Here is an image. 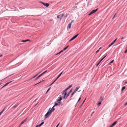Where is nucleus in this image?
<instances>
[{
  "label": "nucleus",
  "mask_w": 127,
  "mask_h": 127,
  "mask_svg": "<svg viewBox=\"0 0 127 127\" xmlns=\"http://www.w3.org/2000/svg\"><path fill=\"white\" fill-rule=\"evenodd\" d=\"M66 91H65V90L63 91L62 92V94L64 95V97H63V98L64 99L66 98L68 96H67V95H66Z\"/></svg>",
  "instance_id": "obj_1"
},
{
  "label": "nucleus",
  "mask_w": 127,
  "mask_h": 127,
  "mask_svg": "<svg viewBox=\"0 0 127 127\" xmlns=\"http://www.w3.org/2000/svg\"><path fill=\"white\" fill-rule=\"evenodd\" d=\"M51 108L49 109V110L48 111L46 114L45 115V116L46 118L48 117L51 113L52 112L50 111H49V110Z\"/></svg>",
  "instance_id": "obj_2"
},
{
  "label": "nucleus",
  "mask_w": 127,
  "mask_h": 127,
  "mask_svg": "<svg viewBox=\"0 0 127 127\" xmlns=\"http://www.w3.org/2000/svg\"><path fill=\"white\" fill-rule=\"evenodd\" d=\"M80 88V86H78L76 88L74 91L72 93L71 97Z\"/></svg>",
  "instance_id": "obj_3"
},
{
  "label": "nucleus",
  "mask_w": 127,
  "mask_h": 127,
  "mask_svg": "<svg viewBox=\"0 0 127 127\" xmlns=\"http://www.w3.org/2000/svg\"><path fill=\"white\" fill-rule=\"evenodd\" d=\"M7 106H6L0 112V114L1 115L2 113L4 111H6L8 110V108H7Z\"/></svg>",
  "instance_id": "obj_4"
},
{
  "label": "nucleus",
  "mask_w": 127,
  "mask_h": 127,
  "mask_svg": "<svg viewBox=\"0 0 127 127\" xmlns=\"http://www.w3.org/2000/svg\"><path fill=\"white\" fill-rule=\"evenodd\" d=\"M98 9V8L96 9L95 10H93L91 12H90V13L89 14V15H90L94 13H95L96 12L97 10Z\"/></svg>",
  "instance_id": "obj_5"
},
{
  "label": "nucleus",
  "mask_w": 127,
  "mask_h": 127,
  "mask_svg": "<svg viewBox=\"0 0 127 127\" xmlns=\"http://www.w3.org/2000/svg\"><path fill=\"white\" fill-rule=\"evenodd\" d=\"M40 3L42 4L43 5L46 7H48L49 5V4L48 3H45L41 1Z\"/></svg>",
  "instance_id": "obj_6"
},
{
  "label": "nucleus",
  "mask_w": 127,
  "mask_h": 127,
  "mask_svg": "<svg viewBox=\"0 0 127 127\" xmlns=\"http://www.w3.org/2000/svg\"><path fill=\"white\" fill-rule=\"evenodd\" d=\"M64 14H63L62 15H60L57 16V18H58L60 19V20H61Z\"/></svg>",
  "instance_id": "obj_7"
},
{
  "label": "nucleus",
  "mask_w": 127,
  "mask_h": 127,
  "mask_svg": "<svg viewBox=\"0 0 127 127\" xmlns=\"http://www.w3.org/2000/svg\"><path fill=\"white\" fill-rule=\"evenodd\" d=\"M117 38H116V39L114 40L110 44V45L109 46V47H110L111 46H112L113 44L116 42Z\"/></svg>",
  "instance_id": "obj_8"
},
{
  "label": "nucleus",
  "mask_w": 127,
  "mask_h": 127,
  "mask_svg": "<svg viewBox=\"0 0 127 127\" xmlns=\"http://www.w3.org/2000/svg\"><path fill=\"white\" fill-rule=\"evenodd\" d=\"M27 118H26L24 121L21 122L20 124V126L22 124H23L25 122L27 121Z\"/></svg>",
  "instance_id": "obj_9"
},
{
  "label": "nucleus",
  "mask_w": 127,
  "mask_h": 127,
  "mask_svg": "<svg viewBox=\"0 0 127 127\" xmlns=\"http://www.w3.org/2000/svg\"><path fill=\"white\" fill-rule=\"evenodd\" d=\"M71 23H70L68 25L67 27V29H70L71 28Z\"/></svg>",
  "instance_id": "obj_10"
},
{
  "label": "nucleus",
  "mask_w": 127,
  "mask_h": 127,
  "mask_svg": "<svg viewBox=\"0 0 127 127\" xmlns=\"http://www.w3.org/2000/svg\"><path fill=\"white\" fill-rule=\"evenodd\" d=\"M79 34H77L76 35H75V36H74L72 38V39H73V40H74V39Z\"/></svg>",
  "instance_id": "obj_11"
},
{
  "label": "nucleus",
  "mask_w": 127,
  "mask_h": 127,
  "mask_svg": "<svg viewBox=\"0 0 127 127\" xmlns=\"http://www.w3.org/2000/svg\"><path fill=\"white\" fill-rule=\"evenodd\" d=\"M38 75V74H36L33 77L29 79L28 81H30L33 78L37 76Z\"/></svg>",
  "instance_id": "obj_12"
},
{
  "label": "nucleus",
  "mask_w": 127,
  "mask_h": 127,
  "mask_svg": "<svg viewBox=\"0 0 127 127\" xmlns=\"http://www.w3.org/2000/svg\"><path fill=\"white\" fill-rule=\"evenodd\" d=\"M116 123L117 121H116L114 122L111 126L113 127L116 124Z\"/></svg>",
  "instance_id": "obj_13"
},
{
  "label": "nucleus",
  "mask_w": 127,
  "mask_h": 127,
  "mask_svg": "<svg viewBox=\"0 0 127 127\" xmlns=\"http://www.w3.org/2000/svg\"><path fill=\"white\" fill-rule=\"evenodd\" d=\"M72 86V85H70V86H69L65 90V91H67L69 89L71 88Z\"/></svg>",
  "instance_id": "obj_14"
},
{
  "label": "nucleus",
  "mask_w": 127,
  "mask_h": 127,
  "mask_svg": "<svg viewBox=\"0 0 127 127\" xmlns=\"http://www.w3.org/2000/svg\"><path fill=\"white\" fill-rule=\"evenodd\" d=\"M8 85V82H7L1 88V89H2L4 87H5L6 86H7V85Z\"/></svg>",
  "instance_id": "obj_15"
},
{
  "label": "nucleus",
  "mask_w": 127,
  "mask_h": 127,
  "mask_svg": "<svg viewBox=\"0 0 127 127\" xmlns=\"http://www.w3.org/2000/svg\"><path fill=\"white\" fill-rule=\"evenodd\" d=\"M42 75V74H41L40 75H39L35 79V80H36L37 79H38V78H39Z\"/></svg>",
  "instance_id": "obj_16"
},
{
  "label": "nucleus",
  "mask_w": 127,
  "mask_h": 127,
  "mask_svg": "<svg viewBox=\"0 0 127 127\" xmlns=\"http://www.w3.org/2000/svg\"><path fill=\"white\" fill-rule=\"evenodd\" d=\"M54 106L52 108V109H51V110H50V111L52 112L54 111L55 110V109L54 108Z\"/></svg>",
  "instance_id": "obj_17"
},
{
  "label": "nucleus",
  "mask_w": 127,
  "mask_h": 127,
  "mask_svg": "<svg viewBox=\"0 0 127 127\" xmlns=\"http://www.w3.org/2000/svg\"><path fill=\"white\" fill-rule=\"evenodd\" d=\"M72 90H71L67 94V96H69L70 93L72 92Z\"/></svg>",
  "instance_id": "obj_18"
},
{
  "label": "nucleus",
  "mask_w": 127,
  "mask_h": 127,
  "mask_svg": "<svg viewBox=\"0 0 127 127\" xmlns=\"http://www.w3.org/2000/svg\"><path fill=\"white\" fill-rule=\"evenodd\" d=\"M30 40L29 39H27L25 40H22V41L23 42H26L27 41H29Z\"/></svg>",
  "instance_id": "obj_19"
},
{
  "label": "nucleus",
  "mask_w": 127,
  "mask_h": 127,
  "mask_svg": "<svg viewBox=\"0 0 127 127\" xmlns=\"http://www.w3.org/2000/svg\"><path fill=\"white\" fill-rule=\"evenodd\" d=\"M60 104L58 103H55V105L54 106V107L56 106L57 105H60Z\"/></svg>",
  "instance_id": "obj_20"
},
{
  "label": "nucleus",
  "mask_w": 127,
  "mask_h": 127,
  "mask_svg": "<svg viewBox=\"0 0 127 127\" xmlns=\"http://www.w3.org/2000/svg\"><path fill=\"white\" fill-rule=\"evenodd\" d=\"M68 46H69L68 45L66 47H65L64 48L63 50V51L65 50L68 47Z\"/></svg>",
  "instance_id": "obj_21"
},
{
  "label": "nucleus",
  "mask_w": 127,
  "mask_h": 127,
  "mask_svg": "<svg viewBox=\"0 0 127 127\" xmlns=\"http://www.w3.org/2000/svg\"><path fill=\"white\" fill-rule=\"evenodd\" d=\"M63 51V50H62L61 51H60V52H59V53H57V54H56V55H57L58 54H60V53H62V52Z\"/></svg>",
  "instance_id": "obj_22"
},
{
  "label": "nucleus",
  "mask_w": 127,
  "mask_h": 127,
  "mask_svg": "<svg viewBox=\"0 0 127 127\" xmlns=\"http://www.w3.org/2000/svg\"><path fill=\"white\" fill-rule=\"evenodd\" d=\"M101 48V47H100L99 49L96 51V53H97L99 51V50Z\"/></svg>",
  "instance_id": "obj_23"
},
{
  "label": "nucleus",
  "mask_w": 127,
  "mask_h": 127,
  "mask_svg": "<svg viewBox=\"0 0 127 127\" xmlns=\"http://www.w3.org/2000/svg\"><path fill=\"white\" fill-rule=\"evenodd\" d=\"M126 88L125 86L123 87L122 89V91L123 90H124Z\"/></svg>",
  "instance_id": "obj_24"
},
{
  "label": "nucleus",
  "mask_w": 127,
  "mask_h": 127,
  "mask_svg": "<svg viewBox=\"0 0 127 127\" xmlns=\"http://www.w3.org/2000/svg\"><path fill=\"white\" fill-rule=\"evenodd\" d=\"M114 60H112V61L111 62H110L109 63V65H110L112 63H113V62H114Z\"/></svg>",
  "instance_id": "obj_25"
},
{
  "label": "nucleus",
  "mask_w": 127,
  "mask_h": 127,
  "mask_svg": "<svg viewBox=\"0 0 127 127\" xmlns=\"http://www.w3.org/2000/svg\"><path fill=\"white\" fill-rule=\"evenodd\" d=\"M62 99V98L61 97H60L59 99L58 100V101H61Z\"/></svg>",
  "instance_id": "obj_26"
},
{
  "label": "nucleus",
  "mask_w": 127,
  "mask_h": 127,
  "mask_svg": "<svg viewBox=\"0 0 127 127\" xmlns=\"http://www.w3.org/2000/svg\"><path fill=\"white\" fill-rule=\"evenodd\" d=\"M57 80L56 79L50 85V86H51V85H52Z\"/></svg>",
  "instance_id": "obj_27"
},
{
  "label": "nucleus",
  "mask_w": 127,
  "mask_h": 127,
  "mask_svg": "<svg viewBox=\"0 0 127 127\" xmlns=\"http://www.w3.org/2000/svg\"><path fill=\"white\" fill-rule=\"evenodd\" d=\"M50 88H51V87H50V88H49L48 89V90H47V92H46V94H47L48 92L50 90Z\"/></svg>",
  "instance_id": "obj_28"
},
{
  "label": "nucleus",
  "mask_w": 127,
  "mask_h": 127,
  "mask_svg": "<svg viewBox=\"0 0 127 127\" xmlns=\"http://www.w3.org/2000/svg\"><path fill=\"white\" fill-rule=\"evenodd\" d=\"M101 104V101L98 103L97 104V105H98V106H99Z\"/></svg>",
  "instance_id": "obj_29"
},
{
  "label": "nucleus",
  "mask_w": 127,
  "mask_h": 127,
  "mask_svg": "<svg viewBox=\"0 0 127 127\" xmlns=\"http://www.w3.org/2000/svg\"><path fill=\"white\" fill-rule=\"evenodd\" d=\"M47 72V70L45 71L44 72H43L41 74L43 75V74H45L46 72Z\"/></svg>",
  "instance_id": "obj_30"
},
{
  "label": "nucleus",
  "mask_w": 127,
  "mask_h": 127,
  "mask_svg": "<svg viewBox=\"0 0 127 127\" xmlns=\"http://www.w3.org/2000/svg\"><path fill=\"white\" fill-rule=\"evenodd\" d=\"M44 81V80H42V81H40V82H39V83H37L36 84H35L34 85V86H35V85H37V84H39V83H41L42 82V81Z\"/></svg>",
  "instance_id": "obj_31"
},
{
  "label": "nucleus",
  "mask_w": 127,
  "mask_h": 127,
  "mask_svg": "<svg viewBox=\"0 0 127 127\" xmlns=\"http://www.w3.org/2000/svg\"><path fill=\"white\" fill-rule=\"evenodd\" d=\"M60 76V75H59L56 79L57 80Z\"/></svg>",
  "instance_id": "obj_32"
},
{
  "label": "nucleus",
  "mask_w": 127,
  "mask_h": 127,
  "mask_svg": "<svg viewBox=\"0 0 127 127\" xmlns=\"http://www.w3.org/2000/svg\"><path fill=\"white\" fill-rule=\"evenodd\" d=\"M107 55H106L105 57H104L103 58H102L101 60H102Z\"/></svg>",
  "instance_id": "obj_33"
},
{
  "label": "nucleus",
  "mask_w": 127,
  "mask_h": 127,
  "mask_svg": "<svg viewBox=\"0 0 127 127\" xmlns=\"http://www.w3.org/2000/svg\"><path fill=\"white\" fill-rule=\"evenodd\" d=\"M86 99H85V100L84 101H83V103H82V105H83V104L84 103V102L85 101V100Z\"/></svg>",
  "instance_id": "obj_34"
},
{
  "label": "nucleus",
  "mask_w": 127,
  "mask_h": 127,
  "mask_svg": "<svg viewBox=\"0 0 127 127\" xmlns=\"http://www.w3.org/2000/svg\"><path fill=\"white\" fill-rule=\"evenodd\" d=\"M127 52V49H126V50L124 52V53H126Z\"/></svg>",
  "instance_id": "obj_35"
},
{
  "label": "nucleus",
  "mask_w": 127,
  "mask_h": 127,
  "mask_svg": "<svg viewBox=\"0 0 127 127\" xmlns=\"http://www.w3.org/2000/svg\"><path fill=\"white\" fill-rule=\"evenodd\" d=\"M100 63H99V62L96 65V66H97Z\"/></svg>",
  "instance_id": "obj_36"
},
{
  "label": "nucleus",
  "mask_w": 127,
  "mask_h": 127,
  "mask_svg": "<svg viewBox=\"0 0 127 127\" xmlns=\"http://www.w3.org/2000/svg\"><path fill=\"white\" fill-rule=\"evenodd\" d=\"M81 99V97H80V98H79V99H78V102H79V101Z\"/></svg>",
  "instance_id": "obj_37"
},
{
  "label": "nucleus",
  "mask_w": 127,
  "mask_h": 127,
  "mask_svg": "<svg viewBox=\"0 0 127 127\" xmlns=\"http://www.w3.org/2000/svg\"><path fill=\"white\" fill-rule=\"evenodd\" d=\"M60 124V123H59L56 126V127H58V126H59V125Z\"/></svg>",
  "instance_id": "obj_38"
},
{
  "label": "nucleus",
  "mask_w": 127,
  "mask_h": 127,
  "mask_svg": "<svg viewBox=\"0 0 127 127\" xmlns=\"http://www.w3.org/2000/svg\"><path fill=\"white\" fill-rule=\"evenodd\" d=\"M73 40V39H72V38H71L69 41V42H70L72 40Z\"/></svg>",
  "instance_id": "obj_39"
},
{
  "label": "nucleus",
  "mask_w": 127,
  "mask_h": 127,
  "mask_svg": "<svg viewBox=\"0 0 127 127\" xmlns=\"http://www.w3.org/2000/svg\"><path fill=\"white\" fill-rule=\"evenodd\" d=\"M44 123V122H42L41 124L42 125Z\"/></svg>",
  "instance_id": "obj_40"
},
{
  "label": "nucleus",
  "mask_w": 127,
  "mask_h": 127,
  "mask_svg": "<svg viewBox=\"0 0 127 127\" xmlns=\"http://www.w3.org/2000/svg\"><path fill=\"white\" fill-rule=\"evenodd\" d=\"M116 13L114 15V16L113 18H112L113 19L115 17V15H116Z\"/></svg>",
  "instance_id": "obj_41"
},
{
  "label": "nucleus",
  "mask_w": 127,
  "mask_h": 127,
  "mask_svg": "<svg viewBox=\"0 0 127 127\" xmlns=\"http://www.w3.org/2000/svg\"><path fill=\"white\" fill-rule=\"evenodd\" d=\"M38 125L40 127L42 125L40 124Z\"/></svg>",
  "instance_id": "obj_42"
},
{
  "label": "nucleus",
  "mask_w": 127,
  "mask_h": 127,
  "mask_svg": "<svg viewBox=\"0 0 127 127\" xmlns=\"http://www.w3.org/2000/svg\"><path fill=\"white\" fill-rule=\"evenodd\" d=\"M38 125L40 127L42 125L40 124Z\"/></svg>",
  "instance_id": "obj_43"
},
{
  "label": "nucleus",
  "mask_w": 127,
  "mask_h": 127,
  "mask_svg": "<svg viewBox=\"0 0 127 127\" xmlns=\"http://www.w3.org/2000/svg\"><path fill=\"white\" fill-rule=\"evenodd\" d=\"M38 125L40 127L42 125L40 124Z\"/></svg>",
  "instance_id": "obj_44"
},
{
  "label": "nucleus",
  "mask_w": 127,
  "mask_h": 127,
  "mask_svg": "<svg viewBox=\"0 0 127 127\" xmlns=\"http://www.w3.org/2000/svg\"><path fill=\"white\" fill-rule=\"evenodd\" d=\"M127 105V102L126 103L124 104L125 106H126Z\"/></svg>",
  "instance_id": "obj_45"
},
{
  "label": "nucleus",
  "mask_w": 127,
  "mask_h": 127,
  "mask_svg": "<svg viewBox=\"0 0 127 127\" xmlns=\"http://www.w3.org/2000/svg\"><path fill=\"white\" fill-rule=\"evenodd\" d=\"M35 127H39L38 125H37Z\"/></svg>",
  "instance_id": "obj_46"
},
{
  "label": "nucleus",
  "mask_w": 127,
  "mask_h": 127,
  "mask_svg": "<svg viewBox=\"0 0 127 127\" xmlns=\"http://www.w3.org/2000/svg\"><path fill=\"white\" fill-rule=\"evenodd\" d=\"M74 20H72V21L71 22V23H71V24H72V23L73 22H74Z\"/></svg>",
  "instance_id": "obj_47"
},
{
  "label": "nucleus",
  "mask_w": 127,
  "mask_h": 127,
  "mask_svg": "<svg viewBox=\"0 0 127 127\" xmlns=\"http://www.w3.org/2000/svg\"><path fill=\"white\" fill-rule=\"evenodd\" d=\"M63 71L59 75H60V76L61 75H62V73H63Z\"/></svg>",
  "instance_id": "obj_48"
},
{
  "label": "nucleus",
  "mask_w": 127,
  "mask_h": 127,
  "mask_svg": "<svg viewBox=\"0 0 127 127\" xmlns=\"http://www.w3.org/2000/svg\"><path fill=\"white\" fill-rule=\"evenodd\" d=\"M102 61V60L101 59V60L99 62V63H100Z\"/></svg>",
  "instance_id": "obj_49"
},
{
  "label": "nucleus",
  "mask_w": 127,
  "mask_h": 127,
  "mask_svg": "<svg viewBox=\"0 0 127 127\" xmlns=\"http://www.w3.org/2000/svg\"><path fill=\"white\" fill-rule=\"evenodd\" d=\"M2 56V54L0 55V57H1Z\"/></svg>",
  "instance_id": "obj_50"
},
{
  "label": "nucleus",
  "mask_w": 127,
  "mask_h": 127,
  "mask_svg": "<svg viewBox=\"0 0 127 127\" xmlns=\"http://www.w3.org/2000/svg\"><path fill=\"white\" fill-rule=\"evenodd\" d=\"M12 81H10L9 82H8V84H9V83H10Z\"/></svg>",
  "instance_id": "obj_51"
},
{
  "label": "nucleus",
  "mask_w": 127,
  "mask_h": 127,
  "mask_svg": "<svg viewBox=\"0 0 127 127\" xmlns=\"http://www.w3.org/2000/svg\"><path fill=\"white\" fill-rule=\"evenodd\" d=\"M124 38V37H122V38H121V39H123Z\"/></svg>",
  "instance_id": "obj_52"
},
{
  "label": "nucleus",
  "mask_w": 127,
  "mask_h": 127,
  "mask_svg": "<svg viewBox=\"0 0 127 127\" xmlns=\"http://www.w3.org/2000/svg\"><path fill=\"white\" fill-rule=\"evenodd\" d=\"M16 106H17V105L15 106H14V107L15 108L16 107Z\"/></svg>",
  "instance_id": "obj_53"
},
{
  "label": "nucleus",
  "mask_w": 127,
  "mask_h": 127,
  "mask_svg": "<svg viewBox=\"0 0 127 127\" xmlns=\"http://www.w3.org/2000/svg\"><path fill=\"white\" fill-rule=\"evenodd\" d=\"M109 127H112L111 126H110Z\"/></svg>",
  "instance_id": "obj_54"
},
{
  "label": "nucleus",
  "mask_w": 127,
  "mask_h": 127,
  "mask_svg": "<svg viewBox=\"0 0 127 127\" xmlns=\"http://www.w3.org/2000/svg\"><path fill=\"white\" fill-rule=\"evenodd\" d=\"M80 91H78V92H80Z\"/></svg>",
  "instance_id": "obj_55"
},
{
  "label": "nucleus",
  "mask_w": 127,
  "mask_h": 127,
  "mask_svg": "<svg viewBox=\"0 0 127 127\" xmlns=\"http://www.w3.org/2000/svg\"><path fill=\"white\" fill-rule=\"evenodd\" d=\"M94 112H93L92 114L94 113Z\"/></svg>",
  "instance_id": "obj_56"
},
{
  "label": "nucleus",
  "mask_w": 127,
  "mask_h": 127,
  "mask_svg": "<svg viewBox=\"0 0 127 127\" xmlns=\"http://www.w3.org/2000/svg\"><path fill=\"white\" fill-rule=\"evenodd\" d=\"M20 126L19 127H20Z\"/></svg>",
  "instance_id": "obj_57"
},
{
  "label": "nucleus",
  "mask_w": 127,
  "mask_h": 127,
  "mask_svg": "<svg viewBox=\"0 0 127 127\" xmlns=\"http://www.w3.org/2000/svg\"><path fill=\"white\" fill-rule=\"evenodd\" d=\"M1 115L0 114V115Z\"/></svg>",
  "instance_id": "obj_58"
}]
</instances>
